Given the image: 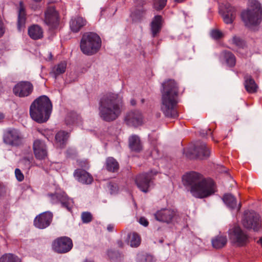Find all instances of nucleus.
Listing matches in <instances>:
<instances>
[{
  "mask_svg": "<svg viewBox=\"0 0 262 262\" xmlns=\"http://www.w3.org/2000/svg\"><path fill=\"white\" fill-rule=\"evenodd\" d=\"M66 68L67 63L65 61H62L53 68L52 73L56 78L57 76L65 72Z\"/></svg>",
  "mask_w": 262,
  "mask_h": 262,
  "instance_id": "33",
  "label": "nucleus"
},
{
  "mask_svg": "<svg viewBox=\"0 0 262 262\" xmlns=\"http://www.w3.org/2000/svg\"><path fill=\"white\" fill-rule=\"evenodd\" d=\"M69 137V135L68 133L62 130L58 132L55 136L57 146L60 148H63L66 144Z\"/></svg>",
  "mask_w": 262,
  "mask_h": 262,
  "instance_id": "27",
  "label": "nucleus"
},
{
  "mask_svg": "<svg viewBox=\"0 0 262 262\" xmlns=\"http://www.w3.org/2000/svg\"><path fill=\"white\" fill-rule=\"evenodd\" d=\"M243 226L248 230L254 231H259L261 227V220L259 215L254 211L249 212L245 215L242 222Z\"/></svg>",
  "mask_w": 262,
  "mask_h": 262,
  "instance_id": "12",
  "label": "nucleus"
},
{
  "mask_svg": "<svg viewBox=\"0 0 262 262\" xmlns=\"http://www.w3.org/2000/svg\"><path fill=\"white\" fill-rule=\"evenodd\" d=\"M228 235L231 244L237 247H244L251 241L249 234L238 225H234L228 231Z\"/></svg>",
  "mask_w": 262,
  "mask_h": 262,
  "instance_id": "7",
  "label": "nucleus"
},
{
  "mask_svg": "<svg viewBox=\"0 0 262 262\" xmlns=\"http://www.w3.org/2000/svg\"><path fill=\"white\" fill-rule=\"evenodd\" d=\"M110 188L111 190V193H114L116 190V187L114 186V184H110Z\"/></svg>",
  "mask_w": 262,
  "mask_h": 262,
  "instance_id": "43",
  "label": "nucleus"
},
{
  "mask_svg": "<svg viewBox=\"0 0 262 262\" xmlns=\"http://www.w3.org/2000/svg\"><path fill=\"white\" fill-rule=\"evenodd\" d=\"M130 240V245L132 247H137L141 243V237L136 232H133L128 235Z\"/></svg>",
  "mask_w": 262,
  "mask_h": 262,
  "instance_id": "34",
  "label": "nucleus"
},
{
  "mask_svg": "<svg viewBox=\"0 0 262 262\" xmlns=\"http://www.w3.org/2000/svg\"><path fill=\"white\" fill-rule=\"evenodd\" d=\"M72 240L67 236H61L54 239L52 244L53 250L59 254L66 253L73 248Z\"/></svg>",
  "mask_w": 262,
  "mask_h": 262,
  "instance_id": "10",
  "label": "nucleus"
},
{
  "mask_svg": "<svg viewBox=\"0 0 262 262\" xmlns=\"http://www.w3.org/2000/svg\"><path fill=\"white\" fill-rule=\"evenodd\" d=\"M15 174L16 179L19 182H21L24 180V176L19 169H18V168L15 169Z\"/></svg>",
  "mask_w": 262,
  "mask_h": 262,
  "instance_id": "40",
  "label": "nucleus"
},
{
  "mask_svg": "<svg viewBox=\"0 0 262 262\" xmlns=\"http://www.w3.org/2000/svg\"><path fill=\"white\" fill-rule=\"evenodd\" d=\"M101 45V40L99 36L93 32H88L83 35L80 46L83 54L91 55L98 51Z\"/></svg>",
  "mask_w": 262,
  "mask_h": 262,
  "instance_id": "6",
  "label": "nucleus"
},
{
  "mask_svg": "<svg viewBox=\"0 0 262 262\" xmlns=\"http://www.w3.org/2000/svg\"><path fill=\"white\" fill-rule=\"evenodd\" d=\"M123 107L122 96L117 93H107L102 96L99 100V115L104 121H114L121 114Z\"/></svg>",
  "mask_w": 262,
  "mask_h": 262,
  "instance_id": "2",
  "label": "nucleus"
},
{
  "mask_svg": "<svg viewBox=\"0 0 262 262\" xmlns=\"http://www.w3.org/2000/svg\"><path fill=\"white\" fill-rule=\"evenodd\" d=\"M52 204L60 203L61 206L71 211L74 206V201L64 192H56L49 194Z\"/></svg>",
  "mask_w": 262,
  "mask_h": 262,
  "instance_id": "14",
  "label": "nucleus"
},
{
  "mask_svg": "<svg viewBox=\"0 0 262 262\" xmlns=\"http://www.w3.org/2000/svg\"><path fill=\"white\" fill-rule=\"evenodd\" d=\"M28 34L32 39L38 40L42 38L43 30L39 26L33 25L29 27Z\"/></svg>",
  "mask_w": 262,
  "mask_h": 262,
  "instance_id": "23",
  "label": "nucleus"
},
{
  "mask_svg": "<svg viewBox=\"0 0 262 262\" xmlns=\"http://www.w3.org/2000/svg\"><path fill=\"white\" fill-rule=\"evenodd\" d=\"M125 121L128 125L138 126L143 123V117L138 111H130L126 115Z\"/></svg>",
  "mask_w": 262,
  "mask_h": 262,
  "instance_id": "19",
  "label": "nucleus"
},
{
  "mask_svg": "<svg viewBox=\"0 0 262 262\" xmlns=\"http://www.w3.org/2000/svg\"><path fill=\"white\" fill-rule=\"evenodd\" d=\"M52 111V103L48 97L42 95L36 98L30 106L31 118L39 123L47 122Z\"/></svg>",
  "mask_w": 262,
  "mask_h": 262,
  "instance_id": "4",
  "label": "nucleus"
},
{
  "mask_svg": "<svg viewBox=\"0 0 262 262\" xmlns=\"http://www.w3.org/2000/svg\"><path fill=\"white\" fill-rule=\"evenodd\" d=\"M144 101H145V100H144V99H142L141 100V102H142V103H143L144 102Z\"/></svg>",
  "mask_w": 262,
  "mask_h": 262,
  "instance_id": "52",
  "label": "nucleus"
},
{
  "mask_svg": "<svg viewBox=\"0 0 262 262\" xmlns=\"http://www.w3.org/2000/svg\"><path fill=\"white\" fill-rule=\"evenodd\" d=\"M32 1L35 2H36V3H39V2H40L41 0H32Z\"/></svg>",
  "mask_w": 262,
  "mask_h": 262,
  "instance_id": "51",
  "label": "nucleus"
},
{
  "mask_svg": "<svg viewBox=\"0 0 262 262\" xmlns=\"http://www.w3.org/2000/svg\"><path fill=\"white\" fill-rule=\"evenodd\" d=\"M162 104L161 109L165 117L175 119L178 116L179 88L173 80H169L163 83Z\"/></svg>",
  "mask_w": 262,
  "mask_h": 262,
  "instance_id": "3",
  "label": "nucleus"
},
{
  "mask_svg": "<svg viewBox=\"0 0 262 262\" xmlns=\"http://www.w3.org/2000/svg\"><path fill=\"white\" fill-rule=\"evenodd\" d=\"M24 160H27V161H28V162L29 161V160H28V159H27V158H25V159H24Z\"/></svg>",
  "mask_w": 262,
  "mask_h": 262,
  "instance_id": "54",
  "label": "nucleus"
},
{
  "mask_svg": "<svg viewBox=\"0 0 262 262\" xmlns=\"http://www.w3.org/2000/svg\"><path fill=\"white\" fill-rule=\"evenodd\" d=\"M74 176L78 182L84 184H90L93 181L92 176L82 169H76L74 172Z\"/></svg>",
  "mask_w": 262,
  "mask_h": 262,
  "instance_id": "20",
  "label": "nucleus"
},
{
  "mask_svg": "<svg viewBox=\"0 0 262 262\" xmlns=\"http://www.w3.org/2000/svg\"><path fill=\"white\" fill-rule=\"evenodd\" d=\"M86 21L81 17H77L72 18L70 22L71 30L73 32L76 33L86 25Z\"/></svg>",
  "mask_w": 262,
  "mask_h": 262,
  "instance_id": "25",
  "label": "nucleus"
},
{
  "mask_svg": "<svg viewBox=\"0 0 262 262\" xmlns=\"http://www.w3.org/2000/svg\"><path fill=\"white\" fill-rule=\"evenodd\" d=\"M211 35L214 39H219L223 36V33L218 30H213L211 31Z\"/></svg>",
  "mask_w": 262,
  "mask_h": 262,
  "instance_id": "39",
  "label": "nucleus"
},
{
  "mask_svg": "<svg viewBox=\"0 0 262 262\" xmlns=\"http://www.w3.org/2000/svg\"><path fill=\"white\" fill-rule=\"evenodd\" d=\"M85 262H94V261H91V260H86Z\"/></svg>",
  "mask_w": 262,
  "mask_h": 262,
  "instance_id": "53",
  "label": "nucleus"
},
{
  "mask_svg": "<svg viewBox=\"0 0 262 262\" xmlns=\"http://www.w3.org/2000/svg\"><path fill=\"white\" fill-rule=\"evenodd\" d=\"M178 216L177 210L171 208H162L154 214L155 218L157 221L167 224L172 223Z\"/></svg>",
  "mask_w": 262,
  "mask_h": 262,
  "instance_id": "11",
  "label": "nucleus"
},
{
  "mask_svg": "<svg viewBox=\"0 0 262 262\" xmlns=\"http://www.w3.org/2000/svg\"><path fill=\"white\" fill-rule=\"evenodd\" d=\"M257 243L260 245H261V246L262 247V237H260L257 241Z\"/></svg>",
  "mask_w": 262,
  "mask_h": 262,
  "instance_id": "48",
  "label": "nucleus"
},
{
  "mask_svg": "<svg viewBox=\"0 0 262 262\" xmlns=\"http://www.w3.org/2000/svg\"><path fill=\"white\" fill-rule=\"evenodd\" d=\"M81 218L83 223H88L92 220V215L90 212H84L82 213Z\"/></svg>",
  "mask_w": 262,
  "mask_h": 262,
  "instance_id": "37",
  "label": "nucleus"
},
{
  "mask_svg": "<svg viewBox=\"0 0 262 262\" xmlns=\"http://www.w3.org/2000/svg\"><path fill=\"white\" fill-rule=\"evenodd\" d=\"M44 21L50 30H55L58 27L59 15L54 7L49 6L47 8L45 12Z\"/></svg>",
  "mask_w": 262,
  "mask_h": 262,
  "instance_id": "13",
  "label": "nucleus"
},
{
  "mask_svg": "<svg viewBox=\"0 0 262 262\" xmlns=\"http://www.w3.org/2000/svg\"><path fill=\"white\" fill-rule=\"evenodd\" d=\"M224 21L227 24H232L236 17V10L234 7L227 5L225 7V10L222 14Z\"/></svg>",
  "mask_w": 262,
  "mask_h": 262,
  "instance_id": "22",
  "label": "nucleus"
},
{
  "mask_svg": "<svg viewBox=\"0 0 262 262\" xmlns=\"http://www.w3.org/2000/svg\"><path fill=\"white\" fill-rule=\"evenodd\" d=\"M31 8L32 9H33L34 10H36L38 9V6L37 5L34 6L32 5L31 6Z\"/></svg>",
  "mask_w": 262,
  "mask_h": 262,
  "instance_id": "49",
  "label": "nucleus"
},
{
  "mask_svg": "<svg viewBox=\"0 0 262 262\" xmlns=\"http://www.w3.org/2000/svg\"><path fill=\"white\" fill-rule=\"evenodd\" d=\"M146 261H147V262H154L153 261V258L151 256H148L146 257V259H145Z\"/></svg>",
  "mask_w": 262,
  "mask_h": 262,
  "instance_id": "46",
  "label": "nucleus"
},
{
  "mask_svg": "<svg viewBox=\"0 0 262 262\" xmlns=\"http://www.w3.org/2000/svg\"><path fill=\"white\" fill-rule=\"evenodd\" d=\"M22 137L18 130L9 128L4 133V142L9 145L17 146L21 142Z\"/></svg>",
  "mask_w": 262,
  "mask_h": 262,
  "instance_id": "16",
  "label": "nucleus"
},
{
  "mask_svg": "<svg viewBox=\"0 0 262 262\" xmlns=\"http://www.w3.org/2000/svg\"><path fill=\"white\" fill-rule=\"evenodd\" d=\"M105 167L108 171L115 172L118 170L119 165L114 158L108 157L106 160Z\"/></svg>",
  "mask_w": 262,
  "mask_h": 262,
  "instance_id": "30",
  "label": "nucleus"
},
{
  "mask_svg": "<svg viewBox=\"0 0 262 262\" xmlns=\"http://www.w3.org/2000/svg\"><path fill=\"white\" fill-rule=\"evenodd\" d=\"M224 57L226 63L229 67L232 68L235 66L236 57L232 53L229 51H225Z\"/></svg>",
  "mask_w": 262,
  "mask_h": 262,
  "instance_id": "32",
  "label": "nucleus"
},
{
  "mask_svg": "<svg viewBox=\"0 0 262 262\" xmlns=\"http://www.w3.org/2000/svg\"><path fill=\"white\" fill-rule=\"evenodd\" d=\"M129 146L130 149L136 152H139L142 150V145L139 137L136 135H133L129 138Z\"/></svg>",
  "mask_w": 262,
  "mask_h": 262,
  "instance_id": "29",
  "label": "nucleus"
},
{
  "mask_svg": "<svg viewBox=\"0 0 262 262\" xmlns=\"http://www.w3.org/2000/svg\"><path fill=\"white\" fill-rule=\"evenodd\" d=\"M185 0H174V1L175 2H177V3H182L184 1H185Z\"/></svg>",
  "mask_w": 262,
  "mask_h": 262,
  "instance_id": "50",
  "label": "nucleus"
},
{
  "mask_svg": "<svg viewBox=\"0 0 262 262\" xmlns=\"http://www.w3.org/2000/svg\"><path fill=\"white\" fill-rule=\"evenodd\" d=\"M139 223L140 224L143 225L145 227H147L148 225V221L144 217H141L139 219Z\"/></svg>",
  "mask_w": 262,
  "mask_h": 262,
  "instance_id": "42",
  "label": "nucleus"
},
{
  "mask_svg": "<svg viewBox=\"0 0 262 262\" xmlns=\"http://www.w3.org/2000/svg\"><path fill=\"white\" fill-rule=\"evenodd\" d=\"M7 193L6 187L0 183V197L5 196Z\"/></svg>",
  "mask_w": 262,
  "mask_h": 262,
  "instance_id": "41",
  "label": "nucleus"
},
{
  "mask_svg": "<svg viewBox=\"0 0 262 262\" xmlns=\"http://www.w3.org/2000/svg\"><path fill=\"white\" fill-rule=\"evenodd\" d=\"M245 87L246 91L249 93H254L256 92L257 86L252 76L249 74L244 76Z\"/></svg>",
  "mask_w": 262,
  "mask_h": 262,
  "instance_id": "28",
  "label": "nucleus"
},
{
  "mask_svg": "<svg viewBox=\"0 0 262 262\" xmlns=\"http://www.w3.org/2000/svg\"><path fill=\"white\" fill-rule=\"evenodd\" d=\"M34 86L28 81H21L16 83L13 88V93L17 97L24 98L29 96L33 92Z\"/></svg>",
  "mask_w": 262,
  "mask_h": 262,
  "instance_id": "15",
  "label": "nucleus"
},
{
  "mask_svg": "<svg viewBox=\"0 0 262 262\" xmlns=\"http://www.w3.org/2000/svg\"><path fill=\"white\" fill-rule=\"evenodd\" d=\"M167 3V0H154V8L157 10H162Z\"/></svg>",
  "mask_w": 262,
  "mask_h": 262,
  "instance_id": "36",
  "label": "nucleus"
},
{
  "mask_svg": "<svg viewBox=\"0 0 262 262\" xmlns=\"http://www.w3.org/2000/svg\"><path fill=\"white\" fill-rule=\"evenodd\" d=\"M26 14L23 3V2H20L17 19V29L19 31H21L25 27L26 21Z\"/></svg>",
  "mask_w": 262,
  "mask_h": 262,
  "instance_id": "24",
  "label": "nucleus"
},
{
  "mask_svg": "<svg viewBox=\"0 0 262 262\" xmlns=\"http://www.w3.org/2000/svg\"><path fill=\"white\" fill-rule=\"evenodd\" d=\"M184 186L193 196L198 199L207 198L215 192V184L210 178H205L202 174L191 171L182 177Z\"/></svg>",
  "mask_w": 262,
  "mask_h": 262,
  "instance_id": "1",
  "label": "nucleus"
},
{
  "mask_svg": "<svg viewBox=\"0 0 262 262\" xmlns=\"http://www.w3.org/2000/svg\"><path fill=\"white\" fill-rule=\"evenodd\" d=\"M33 150L36 159L42 160L48 158L47 147L43 141L39 139L35 140L33 142Z\"/></svg>",
  "mask_w": 262,
  "mask_h": 262,
  "instance_id": "17",
  "label": "nucleus"
},
{
  "mask_svg": "<svg viewBox=\"0 0 262 262\" xmlns=\"http://www.w3.org/2000/svg\"><path fill=\"white\" fill-rule=\"evenodd\" d=\"M130 104L133 106L135 105L136 104V101L135 99H132L130 100Z\"/></svg>",
  "mask_w": 262,
  "mask_h": 262,
  "instance_id": "47",
  "label": "nucleus"
},
{
  "mask_svg": "<svg viewBox=\"0 0 262 262\" xmlns=\"http://www.w3.org/2000/svg\"><path fill=\"white\" fill-rule=\"evenodd\" d=\"M163 17L161 15H156L150 23V30L152 37H155L161 32L163 23Z\"/></svg>",
  "mask_w": 262,
  "mask_h": 262,
  "instance_id": "21",
  "label": "nucleus"
},
{
  "mask_svg": "<svg viewBox=\"0 0 262 262\" xmlns=\"http://www.w3.org/2000/svg\"><path fill=\"white\" fill-rule=\"evenodd\" d=\"M232 42L233 43L239 48H243L245 46L244 41L241 38L235 36L233 37Z\"/></svg>",
  "mask_w": 262,
  "mask_h": 262,
  "instance_id": "38",
  "label": "nucleus"
},
{
  "mask_svg": "<svg viewBox=\"0 0 262 262\" xmlns=\"http://www.w3.org/2000/svg\"><path fill=\"white\" fill-rule=\"evenodd\" d=\"M117 243L118 246L119 247L123 248L124 244H123V242L121 240H118L117 241Z\"/></svg>",
  "mask_w": 262,
  "mask_h": 262,
  "instance_id": "45",
  "label": "nucleus"
},
{
  "mask_svg": "<svg viewBox=\"0 0 262 262\" xmlns=\"http://www.w3.org/2000/svg\"><path fill=\"white\" fill-rule=\"evenodd\" d=\"M53 218V214L50 212L40 213L34 220V225L39 229H45L48 227Z\"/></svg>",
  "mask_w": 262,
  "mask_h": 262,
  "instance_id": "18",
  "label": "nucleus"
},
{
  "mask_svg": "<svg viewBox=\"0 0 262 262\" xmlns=\"http://www.w3.org/2000/svg\"><path fill=\"white\" fill-rule=\"evenodd\" d=\"M228 242L226 235L219 234L215 236L211 240L212 247L216 249H220L225 247Z\"/></svg>",
  "mask_w": 262,
  "mask_h": 262,
  "instance_id": "26",
  "label": "nucleus"
},
{
  "mask_svg": "<svg viewBox=\"0 0 262 262\" xmlns=\"http://www.w3.org/2000/svg\"><path fill=\"white\" fill-rule=\"evenodd\" d=\"M0 262H21V261L17 256L11 253H6L0 257Z\"/></svg>",
  "mask_w": 262,
  "mask_h": 262,
  "instance_id": "35",
  "label": "nucleus"
},
{
  "mask_svg": "<svg viewBox=\"0 0 262 262\" xmlns=\"http://www.w3.org/2000/svg\"><path fill=\"white\" fill-rule=\"evenodd\" d=\"M239 207H238V209H239L240 207H241V205L239 204Z\"/></svg>",
  "mask_w": 262,
  "mask_h": 262,
  "instance_id": "55",
  "label": "nucleus"
},
{
  "mask_svg": "<svg viewBox=\"0 0 262 262\" xmlns=\"http://www.w3.org/2000/svg\"><path fill=\"white\" fill-rule=\"evenodd\" d=\"M114 226L112 224H109L107 226V230L109 231V232H112L114 230Z\"/></svg>",
  "mask_w": 262,
  "mask_h": 262,
  "instance_id": "44",
  "label": "nucleus"
},
{
  "mask_svg": "<svg viewBox=\"0 0 262 262\" xmlns=\"http://www.w3.org/2000/svg\"><path fill=\"white\" fill-rule=\"evenodd\" d=\"M249 8L241 14L246 26L251 28L260 24L262 20V9L260 3L256 0H249Z\"/></svg>",
  "mask_w": 262,
  "mask_h": 262,
  "instance_id": "5",
  "label": "nucleus"
},
{
  "mask_svg": "<svg viewBox=\"0 0 262 262\" xmlns=\"http://www.w3.org/2000/svg\"><path fill=\"white\" fill-rule=\"evenodd\" d=\"M210 154V148L205 143L197 142L193 149L189 148L186 155L190 159L198 158L203 160L209 158Z\"/></svg>",
  "mask_w": 262,
  "mask_h": 262,
  "instance_id": "9",
  "label": "nucleus"
},
{
  "mask_svg": "<svg viewBox=\"0 0 262 262\" xmlns=\"http://www.w3.org/2000/svg\"><path fill=\"white\" fill-rule=\"evenodd\" d=\"M223 201L230 208L234 209L237 205V201L235 198L231 194H225L223 196Z\"/></svg>",
  "mask_w": 262,
  "mask_h": 262,
  "instance_id": "31",
  "label": "nucleus"
},
{
  "mask_svg": "<svg viewBox=\"0 0 262 262\" xmlns=\"http://www.w3.org/2000/svg\"><path fill=\"white\" fill-rule=\"evenodd\" d=\"M158 172L156 170H151L148 172L138 174L135 178V183L138 188L142 192H147L150 184L152 183L155 177Z\"/></svg>",
  "mask_w": 262,
  "mask_h": 262,
  "instance_id": "8",
  "label": "nucleus"
}]
</instances>
